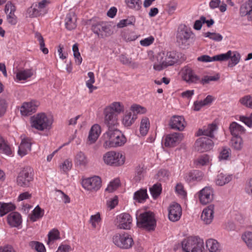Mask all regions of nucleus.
<instances>
[{
  "mask_svg": "<svg viewBox=\"0 0 252 252\" xmlns=\"http://www.w3.org/2000/svg\"><path fill=\"white\" fill-rule=\"evenodd\" d=\"M30 247L35 250L37 252H46V249L44 245L38 241H31L29 243Z\"/></svg>",
  "mask_w": 252,
  "mask_h": 252,
  "instance_id": "de8ad7c7",
  "label": "nucleus"
},
{
  "mask_svg": "<svg viewBox=\"0 0 252 252\" xmlns=\"http://www.w3.org/2000/svg\"><path fill=\"white\" fill-rule=\"evenodd\" d=\"M4 10L6 14L8 12H15L16 6L11 2L8 1L5 5Z\"/></svg>",
  "mask_w": 252,
  "mask_h": 252,
  "instance_id": "69168bd1",
  "label": "nucleus"
},
{
  "mask_svg": "<svg viewBox=\"0 0 252 252\" xmlns=\"http://www.w3.org/2000/svg\"><path fill=\"white\" fill-rule=\"evenodd\" d=\"M72 50L76 63H77L78 64H80L82 63V59L79 52L78 44L77 43H75L73 45Z\"/></svg>",
  "mask_w": 252,
  "mask_h": 252,
  "instance_id": "603ef678",
  "label": "nucleus"
},
{
  "mask_svg": "<svg viewBox=\"0 0 252 252\" xmlns=\"http://www.w3.org/2000/svg\"><path fill=\"white\" fill-rule=\"evenodd\" d=\"M60 238V233L59 230L57 229H53L48 234V241L47 243L48 245H50L51 242L59 240Z\"/></svg>",
  "mask_w": 252,
  "mask_h": 252,
  "instance_id": "37998d69",
  "label": "nucleus"
},
{
  "mask_svg": "<svg viewBox=\"0 0 252 252\" xmlns=\"http://www.w3.org/2000/svg\"><path fill=\"white\" fill-rule=\"evenodd\" d=\"M185 123L183 117L175 115L171 118L169 125L172 129L182 131L185 127Z\"/></svg>",
  "mask_w": 252,
  "mask_h": 252,
  "instance_id": "aec40b11",
  "label": "nucleus"
},
{
  "mask_svg": "<svg viewBox=\"0 0 252 252\" xmlns=\"http://www.w3.org/2000/svg\"><path fill=\"white\" fill-rule=\"evenodd\" d=\"M130 110L132 111V114H135L138 113L143 114L145 113L146 111L145 108L136 104L131 106Z\"/></svg>",
  "mask_w": 252,
  "mask_h": 252,
  "instance_id": "680f3d73",
  "label": "nucleus"
},
{
  "mask_svg": "<svg viewBox=\"0 0 252 252\" xmlns=\"http://www.w3.org/2000/svg\"><path fill=\"white\" fill-rule=\"evenodd\" d=\"M192 32L186 26L180 28L176 34V42L178 46L182 49L188 48L189 39Z\"/></svg>",
  "mask_w": 252,
  "mask_h": 252,
  "instance_id": "6e6552de",
  "label": "nucleus"
},
{
  "mask_svg": "<svg viewBox=\"0 0 252 252\" xmlns=\"http://www.w3.org/2000/svg\"><path fill=\"white\" fill-rule=\"evenodd\" d=\"M104 124L107 126L108 130L103 134V139L104 140L103 147L105 148H110L111 141H113L119 135H121V131L118 128V123H114V125L110 122L107 123L106 121H104Z\"/></svg>",
  "mask_w": 252,
  "mask_h": 252,
  "instance_id": "423d86ee",
  "label": "nucleus"
},
{
  "mask_svg": "<svg viewBox=\"0 0 252 252\" xmlns=\"http://www.w3.org/2000/svg\"><path fill=\"white\" fill-rule=\"evenodd\" d=\"M135 22V19L134 17H131L129 19H123L121 20L117 24V27L119 28H124L128 25H134Z\"/></svg>",
  "mask_w": 252,
  "mask_h": 252,
  "instance_id": "8fccbe9b",
  "label": "nucleus"
},
{
  "mask_svg": "<svg viewBox=\"0 0 252 252\" xmlns=\"http://www.w3.org/2000/svg\"><path fill=\"white\" fill-rule=\"evenodd\" d=\"M137 224L147 231H154L157 225L155 215L151 212H145L137 218Z\"/></svg>",
  "mask_w": 252,
  "mask_h": 252,
  "instance_id": "7ed1b4c3",
  "label": "nucleus"
},
{
  "mask_svg": "<svg viewBox=\"0 0 252 252\" xmlns=\"http://www.w3.org/2000/svg\"><path fill=\"white\" fill-rule=\"evenodd\" d=\"M15 209V205L11 203L0 202V217L4 216L8 212L13 211Z\"/></svg>",
  "mask_w": 252,
  "mask_h": 252,
  "instance_id": "f704fd0d",
  "label": "nucleus"
},
{
  "mask_svg": "<svg viewBox=\"0 0 252 252\" xmlns=\"http://www.w3.org/2000/svg\"><path fill=\"white\" fill-rule=\"evenodd\" d=\"M240 102L247 107L252 109V97L246 95L240 100Z\"/></svg>",
  "mask_w": 252,
  "mask_h": 252,
  "instance_id": "bf43d9fd",
  "label": "nucleus"
},
{
  "mask_svg": "<svg viewBox=\"0 0 252 252\" xmlns=\"http://www.w3.org/2000/svg\"><path fill=\"white\" fill-rule=\"evenodd\" d=\"M33 179V170L30 167H26L19 173L17 183L18 186L22 187H28Z\"/></svg>",
  "mask_w": 252,
  "mask_h": 252,
  "instance_id": "9d476101",
  "label": "nucleus"
},
{
  "mask_svg": "<svg viewBox=\"0 0 252 252\" xmlns=\"http://www.w3.org/2000/svg\"><path fill=\"white\" fill-rule=\"evenodd\" d=\"M203 177V173L201 171L197 170H193L189 172L186 176L187 180L191 181H199Z\"/></svg>",
  "mask_w": 252,
  "mask_h": 252,
  "instance_id": "c9c22d12",
  "label": "nucleus"
},
{
  "mask_svg": "<svg viewBox=\"0 0 252 252\" xmlns=\"http://www.w3.org/2000/svg\"><path fill=\"white\" fill-rule=\"evenodd\" d=\"M206 247L210 252H220V246L219 242L213 239H210L206 242Z\"/></svg>",
  "mask_w": 252,
  "mask_h": 252,
  "instance_id": "c85d7f7f",
  "label": "nucleus"
},
{
  "mask_svg": "<svg viewBox=\"0 0 252 252\" xmlns=\"http://www.w3.org/2000/svg\"><path fill=\"white\" fill-rule=\"evenodd\" d=\"M232 179L231 175H225L223 173L219 172L216 180V183L217 185L222 186L228 183Z\"/></svg>",
  "mask_w": 252,
  "mask_h": 252,
  "instance_id": "2f4dec72",
  "label": "nucleus"
},
{
  "mask_svg": "<svg viewBox=\"0 0 252 252\" xmlns=\"http://www.w3.org/2000/svg\"><path fill=\"white\" fill-rule=\"evenodd\" d=\"M124 111V105L120 102H114L104 110V121L113 125L118 122V114Z\"/></svg>",
  "mask_w": 252,
  "mask_h": 252,
  "instance_id": "f03ea898",
  "label": "nucleus"
},
{
  "mask_svg": "<svg viewBox=\"0 0 252 252\" xmlns=\"http://www.w3.org/2000/svg\"><path fill=\"white\" fill-rule=\"evenodd\" d=\"M132 221V218L129 214L122 213L117 217L115 220V225L118 229H129Z\"/></svg>",
  "mask_w": 252,
  "mask_h": 252,
  "instance_id": "f8f14e48",
  "label": "nucleus"
},
{
  "mask_svg": "<svg viewBox=\"0 0 252 252\" xmlns=\"http://www.w3.org/2000/svg\"><path fill=\"white\" fill-rule=\"evenodd\" d=\"M229 129L233 136H240V134L244 133L245 130L242 126L234 122L230 124Z\"/></svg>",
  "mask_w": 252,
  "mask_h": 252,
  "instance_id": "c756f323",
  "label": "nucleus"
},
{
  "mask_svg": "<svg viewBox=\"0 0 252 252\" xmlns=\"http://www.w3.org/2000/svg\"><path fill=\"white\" fill-rule=\"evenodd\" d=\"M204 35L205 37H209L216 41H220L222 39V36L219 33L207 32L204 33Z\"/></svg>",
  "mask_w": 252,
  "mask_h": 252,
  "instance_id": "6e6d98bb",
  "label": "nucleus"
},
{
  "mask_svg": "<svg viewBox=\"0 0 252 252\" xmlns=\"http://www.w3.org/2000/svg\"><path fill=\"white\" fill-rule=\"evenodd\" d=\"M182 215V208L180 204L174 202L168 208V218L173 222L178 221Z\"/></svg>",
  "mask_w": 252,
  "mask_h": 252,
  "instance_id": "a211bd4d",
  "label": "nucleus"
},
{
  "mask_svg": "<svg viewBox=\"0 0 252 252\" xmlns=\"http://www.w3.org/2000/svg\"><path fill=\"white\" fill-rule=\"evenodd\" d=\"M52 123V118H48L44 113H38L32 118V126L38 130L51 129Z\"/></svg>",
  "mask_w": 252,
  "mask_h": 252,
  "instance_id": "39448f33",
  "label": "nucleus"
},
{
  "mask_svg": "<svg viewBox=\"0 0 252 252\" xmlns=\"http://www.w3.org/2000/svg\"><path fill=\"white\" fill-rule=\"evenodd\" d=\"M148 197L146 189H141L136 191L134 194V199L137 200L139 202L145 200Z\"/></svg>",
  "mask_w": 252,
  "mask_h": 252,
  "instance_id": "79ce46f5",
  "label": "nucleus"
},
{
  "mask_svg": "<svg viewBox=\"0 0 252 252\" xmlns=\"http://www.w3.org/2000/svg\"><path fill=\"white\" fill-rule=\"evenodd\" d=\"M157 62L154 64L156 70L160 71L168 66L176 63L179 59V56L175 51L161 52L156 56Z\"/></svg>",
  "mask_w": 252,
  "mask_h": 252,
  "instance_id": "f257e3e1",
  "label": "nucleus"
},
{
  "mask_svg": "<svg viewBox=\"0 0 252 252\" xmlns=\"http://www.w3.org/2000/svg\"><path fill=\"white\" fill-rule=\"evenodd\" d=\"M113 244L121 249H130L134 244L132 238L127 233H116L112 237Z\"/></svg>",
  "mask_w": 252,
  "mask_h": 252,
  "instance_id": "0eeeda50",
  "label": "nucleus"
},
{
  "mask_svg": "<svg viewBox=\"0 0 252 252\" xmlns=\"http://www.w3.org/2000/svg\"><path fill=\"white\" fill-rule=\"evenodd\" d=\"M32 75L33 72L32 69H26L18 72L16 74V78L19 81L25 80Z\"/></svg>",
  "mask_w": 252,
  "mask_h": 252,
  "instance_id": "ea45409f",
  "label": "nucleus"
},
{
  "mask_svg": "<svg viewBox=\"0 0 252 252\" xmlns=\"http://www.w3.org/2000/svg\"><path fill=\"white\" fill-rule=\"evenodd\" d=\"M137 118V114H132V112H126L124 115L122 123L123 124L126 126L128 127L130 126Z\"/></svg>",
  "mask_w": 252,
  "mask_h": 252,
  "instance_id": "72a5a7b5",
  "label": "nucleus"
},
{
  "mask_svg": "<svg viewBox=\"0 0 252 252\" xmlns=\"http://www.w3.org/2000/svg\"><path fill=\"white\" fill-rule=\"evenodd\" d=\"M113 141H111L110 145V147H117L122 146L125 144L126 141V137L121 133V135H119Z\"/></svg>",
  "mask_w": 252,
  "mask_h": 252,
  "instance_id": "a18cd8bd",
  "label": "nucleus"
},
{
  "mask_svg": "<svg viewBox=\"0 0 252 252\" xmlns=\"http://www.w3.org/2000/svg\"><path fill=\"white\" fill-rule=\"evenodd\" d=\"M150 127V122L148 118H144L141 120L140 132L142 136L147 134Z\"/></svg>",
  "mask_w": 252,
  "mask_h": 252,
  "instance_id": "a19ab883",
  "label": "nucleus"
},
{
  "mask_svg": "<svg viewBox=\"0 0 252 252\" xmlns=\"http://www.w3.org/2000/svg\"><path fill=\"white\" fill-rule=\"evenodd\" d=\"M231 150L228 148H223L222 150L220 152L219 158L220 160L227 159L230 154Z\"/></svg>",
  "mask_w": 252,
  "mask_h": 252,
  "instance_id": "052dcab7",
  "label": "nucleus"
},
{
  "mask_svg": "<svg viewBox=\"0 0 252 252\" xmlns=\"http://www.w3.org/2000/svg\"><path fill=\"white\" fill-rule=\"evenodd\" d=\"M183 78L189 83H196L200 80L199 77L196 75L191 68L189 67L185 69Z\"/></svg>",
  "mask_w": 252,
  "mask_h": 252,
  "instance_id": "b1692460",
  "label": "nucleus"
},
{
  "mask_svg": "<svg viewBox=\"0 0 252 252\" xmlns=\"http://www.w3.org/2000/svg\"><path fill=\"white\" fill-rule=\"evenodd\" d=\"M214 206L210 205L203 211L201 218L206 224H210L214 218Z\"/></svg>",
  "mask_w": 252,
  "mask_h": 252,
  "instance_id": "393cba45",
  "label": "nucleus"
},
{
  "mask_svg": "<svg viewBox=\"0 0 252 252\" xmlns=\"http://www.w3.org/2000/svg\"><path fill=\"white\" fill-rule=\"evenodd\" d=\"M217 129V126L216 124H211L207 126H204L202 129H199L197 132V135H205L211 138H213L214 131Z\"/></svg>",
  "mask_w": 252,
  "mask_h": 252,
  "instance_id": "5701e85b",
  "label": "nucleus"
},
{
  "mask_svg": "<svg viewBox=\"0 0 252 252\" xmlns=\"http://www.w3.org/2000/svg\"><path fill=\"white\" fill-rule=\"evenodd\" d=\"M120 184V180L118 179H115L110 183L107 188H106V190L110 192H112L119 187Z\"/></svg>",
  "mask_w": 252,
  "mask_h": 252,
  "instance_id": "864d4df0",
  "label": "nucleus"
},
{
  "mask_svg": "<svg viewBox=\"0 0 252 252\" xmlns=\"http://www.w3.org/2000/svg\"><path fill=\"white\" fill-rule=\"evenodd\" d=\"M44 210L37 205L32 211L30 219L32 221H35L37 219L42 218L44 215Z\"/></svg>",
  "mask_w": 252,
  "mask_h": 252,
  "instance_id": "4c0bfd02",
  "label": "nucleus"
},
{
  "mask_svg": "<svg viewBox=\"0 0 252 252\" xmlns=\"http://www.w3.org/2000/svg\"><path fill=\"white\" fill-rule=\"evenodd\" d=\"M213 141L208 137H202L196 140L194 144L195 150L200 153L205 152L212 149Z\"/></svg>",
  "mask_w": 252,
  "mask_h": 252,
  "instance_id": "4468645a",
  "label": "nucleus"
},
{
  "mask_svg": "<svg viewBox=\"0 0 252 252\" xmlns=\"http://www.w3.org/2000/svg\"><path fill=\"white\" fill-rule=\"evenodd\" d=\"M199 201L202 204L206 205L214 199V191L209 187H206L198 192Z\"/></svg>",
  "mask_w": 252,
  "mask_h": 252,
  "instance_id": "dca6fc26",
  "label": "nucleus"
},
{
  "mask_svg": "<svg viewBox=\"0 0 252 252\" xmlns=\"http://www.w3.org/2000/svg\"><path fill=\"white\" fill-rule=\"evenodd\" d=\"M151 195L154 199L157 198L161 193L162 188L160 184H156L150 189Z\"/></svg>",
  "mask_w": 252,
  "mask_h": 252,
  "instance_id": "49530a36",
  "label": "nucleus"
},
{
  "mask_svg": "<svg viewBox=\"0 0 252 252\" xmlns=\"http://www.w3.org/2000/svg\"><path fill=\"white\" fill-rule=\"evenodd\" d=\"M101 220L100 215L99 213H97L95 215H92L90 220V223H91L92 227L95 228L96 227V223L100 222Z\"/></svg>",
  "mask_w": 252,
  "mask_h": 252,
  "instance_id": "13d9d810",
  "label": "nucleus"
},
{
  "mask_svg": "<svg viewBox=\"0 0 252 252\" xmlns=\"http://www.w3.org/2000/svg\"><path fill=\"white\" fill-rule=\"evenodd\" d=\"M71 167V161H69L68 159H66L61 166V168L65 172L70 170Z\"/></svg>",
  "mask_w": 252,
  "mask_h": 252,
  "instance_id": "0e129e2a",
  "label": "nucleus"
},
{
  "mask_svg": "<svg viewBox=\"0 0 252 252\" xmlns=\"http://www.w3.org/2000/svg\"><path fill=\"white\" fill-rule=\"evenodd\" d=\"M28 12L31 17H37L46 13V11H42L38 8L37 4H32L31 7L28 9Z\"/></svg>",
  "mask_w": 252,
  "mask_h": 252,
  "instance_id": "473e14b6",
  "label": "nucleus"
},
{
  "mask_svg": "<svg viewBox=\"0 0 252 252\" xmlns=\"http://www.w3.org/2000/svg\"><path fill=\"white\" fill-rule=\"evenodd\" d=\"M242 17L247 16L248 19L252 21V0H249L242 4L240 8Z\"/></svg>",
  "mask_w": 252,
  "mask_h": 252,
  "instance_id": "4be33fe9",
  "label": "nucleus"
},
{
  "mask_svg": "<svg viewBox=\"0 0 252 252\" xmlns=\"http://www.w3.org/2000/svg\"><path fill=\"white\" fill-rule=\"evenodd\" d=\"M8 107V103L6 100L0 97V118L3 116L6 112Z\"/></svg>",
  "mask_w": 252,
  "mask_h": 252,
  "instance_id": "5fc2aeb1",
  "label": "nucleus"
},
{
  "mask_svg": "<svg viewBox=\"0 0 252 252\" xmlns=\"http://www.w3.org/2000/svg\"><path fill=\"white\" fill-rule=\"evenodd\" d=\"M77 18L74 13H70L66 15L65 19V26L68 30H72L76 27Z\"/></svg>",
  "mask_w": 252,
  "mask_h": 252,
  "instance_id": "cd10ccee",
  "label": "nucleus"
},
{
  "mask_svg": "<svg viewBox=\"0 0 252 252\" xmlns=\"http://www.w3.org/2000/svg\"><path fill=\"white\" fill-rule=\"evenodd\" d=\"M72 250L71 246L68 245H61L56 252H69Z\"/></svg>",
  "mask_w": 252,
  "mask_h": 252,
  "instance_id": "774afa93",
  "label": "nucleus"
},
{
  "mask_svg": "<svg viewBox=\"0 0 252 252\" xmlns=\"http://www.w3.org/2000/svg\"><path fill=\"white\" fill-rule=\"evenodd\" d=\"M231 146L236 150H240L243 147V140L241 136H233L231 140Z\"/></svg>",
  "mask_w": 252,
  "mask_h": 252,
  "instance_id": "c03bdc74",
  "label": "nucleus"
},
{
  "mask_svg": "<svg viewBox=\"0 0 252 252\" xmlns=\"http://www.w3.org/2000/svg\"><path fill=\"white\" fill-rule=\"evenodd\" d=\"M127 6L136 11L140 10L142 7V1L141 0H125Z\"/></svg>",
  "mask_w": 252,
  "mask_h": 252,
  "instance_id": "e433bc0d",
  "label": "nucleus"
},
{
  "mask_svg": "<svg viewBox=\"0 0 252 252\" xmlns=\"http://www.w3.org/2000/svg\"><path fill=\"white\" fill-rule=\"evenodd\" d=\"M8 224L12 227H18L22 223V218L20 214L17 212L10 213L7 218Z\"/></svg>",
  "mask_w": 252,
  "mask_h": 252,
  "instance_id": "bb28decb",
  "label": "nucleus"
},
{
  "mask_svg": "<svg viewBox=\"0 0 252 252\" xmlns=\"http://www.w3.org/2000/svg\"><path fill=\"white\" fill-rule=\"evenodd\" d=\"M225 58V55H220V54L214 56L212 57H210L209 55H204L199 57L197 58V60L199 62H202L204 63L211 62L214 61L220 62V60H222V59L224 60Z\"/></svg>",
  "mask_w": 252,
  "mask_h": 252,
  "instance_id": "7c9ffc66",
  "label": "nucleus"
},
{
  "mask_svg": "<svg viewBox=\"0 0 252 252\" xmlns=\"http://www.w3.org/2000/svg\"><path fill=\"white\" fill-rule=\"evenodd\" d=\"M242 239L248 247L252 249V232L250 231L246 232L242 235Z\"/></svg>",
  "mask_w": 252,
  "mask_h": 252,
  "instance_id": "09e8293b",
  "label": "nucleus"
},
{
  "mask_svg": "<svg viewBox=\"0 0 252 252\" xmlns=\"http://www.w3.org/2000/svg\"><path fill=\"white\" fill-rule=\"evenodd\" d=\"M209 156L205 154L200 156L197 160L196 162L197 164L201 165H204L209 162Z\"/></svg>",
  "mask_w": 252,
  "mask_h": 252,
  "instance_id": "e2e57ef3",
  "label": "nucleus"
},
{
  "mask_svg": "<svg viewBox=\"0 0 252 252\" xmlns=\"http://www.w3.org/2000/svg\"><path fill=\"white\" fill-rule=\"evenodd\" d=\"M100 132L101 128L98 125L95 124L93 126L89 132L88 142L90 144L94 143L98 139Z\"/></svg>",
  "mask_w": 252,
  "mask_h": 252,
  "instance_id": "a878e982",
  "label": "nucleus"
},
{
  "mask_svg": "<svg viewBox=\"0 0 252 252\" xmlns=\"http://www.w3.org/2000/svg\"><path fill=\"white\" fill-rule=\"evenodd\" d=\"M220 79V75L217 74L214 76H205L203 78L200 80V82L202 84H208L210 81H216Z\"/></svg>",
  "mask_w": 252,
  "mask_h": 252,
  "instance_id": "4d7b16f0",
  "label": "nucleus"
},
{
  "mask_svg": "<svg viewBox=\"0 0 252 252\" xmlns=\"http://www.w3.org/2000/svg\"><path fill=\"white\" fill-rule=\"evenodd\" d=\"M104 162L112 166H118L123 165L125 160V158L122 154L114 151L106 153L103 155Z\"/></svg>",
  "mask_w": 252,
  "mask_h": 252,
  "instance_id": "1a4fd4ad",
  "label": "nucleus"
},
{
  "mask_svg": "<svg viewBox=\"0 0 252 252\" xmlns=\"http://www.w3.org/2000/svg\"><path fill=\"white\" fill-rule=\"evenodd\" d=\"M82 184L85 189L91 191H96L101 186V180L99 177L95 176L83 180Z\"/></svg>",
  "mask_w": 252,
  "mask_h": 252,
  "instance_id": "ddd939ff",
  "label": "nucleus"
},
{
  "mask_svg": "<svg viewBox=\"0 0 252 252\" xmlns=\"http://www.w3.org/2000/svg\"><path fill=\"white\" fill-rule=\"evenodd\" d=\"M240 120L250 127H252V118L245 116H240Z\"/></svg>",
  "mask_w": 252,
  "mask_h": 252,
  "instance_id": "338daca9",
  "label": "nucleus"
},
{
  "mask_svg": "<svg viewBox=\"0 0 252 252\" xmlns=\"http://www.w3.org/2000/svg\"><path fill=\"white\" fill-rule=\"evenodd\" d=\"M88 77L90 78V79L88 80L86 82V85L87 87L90 89V91L91 93L93 91V89H96V87L94 86L93 84L94 83L95 79L94 76V74L92 72H89L88 73Z\"/></svg>",
  "mask_w": 252,
  "mask_h": 252,
  "instance_id": "3c124183",
  "label": "nucleus"
},
{
  "mask_svg": "<svg viewBox=\"0 0 252 252\" xmlns=\"http://www.w3.org/2000/svg\"><path fill=\"white\" fill-rule=\"evenodd\" d=\"M220 55L225 56L224 60H220V62L227 61L229 59L230 61L228 63L227 66L229 68H233L237 65L240 61L241 56L239 52L238 51H231V50L228 51L225 54H220Z\"/></svg>",
  "mask_w": 252,
  "mask_h": 252,
  "instance_id": "2eb2a0df",
  "label": "nucleus"
},
{
  "mask_svg": "<svg viewBox=\"0 0 252 252\" xmlns=\"http://www.w3.org/2000/svg\"><path fill=\"white\" fill-rule=\"evenodd\" d=\"M203 241L197 237L190 236L182 242V248L185 252H202Z\"/></svg>",
  "mask_w": 252,
  "mask_h": 252,
  "instance_id": "20e7f679",
  "label": "nucleus"
},
{
  "mask_svg": "<svg viewBox=\"0 0 252 252\" xmlns=\"http://www.w3.org/2000/svg\"><path fill=\"white\" fill-rule=\"evenodd\" d=\"M39 105V102L36 100L24 102L20 109V112L23 116L31 115L35 113Z\"/></svg>",
  "mask_w": 252,
  "mask_h": 252,
  "instance_id": "f3484780",
  "label": "nucleus"
},
{
  "mask_svg": "<svg viewBox=\"0 0 252 252\" xmlns=\"http://www.w3.org/2000/svg\"><path fill=\"white\" fill-rule=\"evenodd\" d=\"M183 134L174 132L168 134L165 138L164 145L167 147H173L178 144L183 139Z\"/></svg>",
  "mask_w": 252,
  "mask_h": 252,
  "instance_id": "6ab92c4d",
  "label": "nucleus"
},
{
  "mask_svg": "<svg viewBox=\"0 0 252 252\" xmlns=\"http://www.w3.org/2000/svg\"><path fill=\"white\" fill-rule=\"evenodd\" d=\"M92 30L98 37L102 38L109 36L112 33L110 26L104 22L93 24Z\"/></svg>",
  "mask_w": 252,
  "mask_h": 252,
  "instance_id": "9b49d317",
  "label": "nucleus"
},
{
  "mask_svg": "<svg viewBox=\"0 0 252 252\" xmlns=\"http://www.w3.org/2000/svg\"><path fill=\"white\" fill-rule=\"evenodd\" d=\"M75 161L78 165L82 166H86L88 163L87 158L82 152H79L76 154Z\"/></svg>",
  "mask_w": 252,
  "mask_h": 252,
  "instance_id": "58836bf2",
  "label": "nucleus"
},
{
  "mask_svg": "<svg viewBox=\"0 0 252 252\" xmlns=\"http://www.w3.org/2000/svg\"><path fill=\"white\" fill-rule=\"evenodd\" d=\"M31 140V139L29 138H24L22 139L18 151L19 156L22 157L26 155L28 152L31 150L32 142Z\"/></svg>",
  "mask_w": 252,
  "mask_h": 252,
  "instance_id": "412c9836",
  "label": "nucleus"
}]
</instances>
